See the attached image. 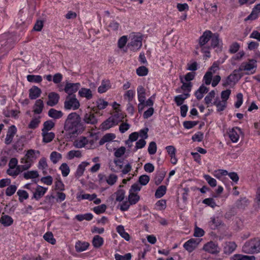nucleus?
<instances>
[{
    "label": "nucleus",
    "instance_id": "obj_11",
    "mask_svg": "<svg viewBox=\"0 0 260 260\" xmlns=\"http://www.w3.org/2000/svg\"><path fill=\"white\" fill-rule=\"evenodd\" d=\"M83 121L86 124L92 125H94L98 123V119L95 114L90 111L86 112L84 114Z\"/></svg>",
    "mask_w": 260,
    "mask_h": 260
},
{
    "label": "nucleus",
    "instance_id": "obj_31",
    "mask_svg": "<svg viewBox=\"0 0 260 260\" xmlns=\"http://www.w3.org/2000/svg\"><path fill=\"white\" fill-rule=\"evenodd\" d=\"M20 163L22 164V165H17L16 169L19 171V174L23 171L28 170L31 166L30 164H28V162L26 161L22 158L20 159Z\"/></svg>",
    "mask_w": 260,
    "mask_h": 260
},
{
    "label": "nucleus",
    "instance_id": "obj_49",
    "mask_svg": "<svg viewBox=\"0 0 260 260\" xmlns=\"http://www.w3.org/2000/svg\"><path fill=\"white\" fill-rule=\"evenodd\" d=\"M26 78L30 82L40 83L42 81V76L40 75H28Z\"/></svg>",
    "mask_w": 260,
    "mask_h": 260
},
{
    "label": "nucleus",
    "instance_id": "obj_25",
    "mask_svg": "<svg viewBox=\"0 0 260 260\" xmlns=\"http://www.w3.org/2000/svg\"><path fill=\"white\" fill-rule=\"evenodd\" d=\"M89 246V244L88 242L78 241L75 244V247L76 251L80 252L86 250Z\"/></svg>",
    "mask_w": 260,
    "mask_h": 260
},
{
    "label": "nucleus",
    "instance_id": "obj_39",
    "mask_svg": "<svg viewBox=\"0 0 260 260\" xmlns=\"http://www.w3.org/2000/svg\"><path fill=\"white\" fill-rule=\"evenodd\" d=\"M55 126V123L51 120H47L43 123V127L42 132H49Z\"/></svg>",
    "mask_w": 260,
    "mask_h": 260
},
{
    "label": "nucleus",
    "instance_id": "obj_62",
    "mask_svg": "<svg viewBox=\"0 0 260 260\" xmlns=\"http://www.w3.org/2000/svg\"><path fill=\"white\" fill-rule=\"evenodd\" d=\"M198 123V121H185L183 123V125L185 128L189 129L197 125Z\"/></svg>",
    "mask_w": 260,
    "mask_h": 260
},
{
    "label": "nucleus",
    "instance_id": "obj_4",
    "mask_svg": "<svg viewBox=\"0 0 260 260\" xmlns=\"http://www.w3.org/2000/svg\"><path fill=\"white\" fill-rule=\"evenodd\" d=\"M129 38L131 39L130 41L128 43L126 49L123 50L124 52H125L127 49H129L131 51H135L142 47V37L140 34H132Z\"/></svg>",
    "mask_w": 260,
    "mask_h": 260
},
{
    "label": "nucleus",
    "instance_id": "obj_1",
    "mask_svg": "<svg viewBox=\"0 0 260 260\" xmlns=\"http://www.w3.org/2000/svg\"><path fill=\"white\" fill-rule=\"evenodd\" d=\"M64 129L66 132L73 135H78L82 133L85 127L81 122L80 116L76 112L69 114L66 121Z\"/></svg>",
    "mask_w": 260,
    "mask_h": 260
},
{
    "label": "nucleus",
    "instance_id": "obj_59",
    "mask_svg": "<svg viewBox=\"0 0 260 260\" xmlns=\"http://www.w3.org/2000/svg\"><path fill=\"white\" fill-rule=\"evenodd\" d=\"M204 179L206 180V181L208 182V183L209 184V185L213 187H215L217 185V181L216 180L211 177L210 175H205L204 176Z\"/></svg>",
    "mask_w": 260,
    "mask_h": 260
},
{
    "label": "nucleus",
    "instance_id": "obj_56",
    "mask_svg": "<svg viewBox=\"0 0 260 260\" xmlns=\"http://www.w3.org/2000/svg\"><path fill=\"white\" fill-rule=\"evenodd\" d=\"M181 82L182 83L181 89L184 92H187L186 93H189L191 90L192 83L191 82L185 83L183 81L182 79H181Z\"/></svg>",
    "mask_w": 260,
    "mask_h": 260
},
{
    "label": "nucleus",
    "instance_id": "obj_7",
    "mask_svg": "<svg viewBox=\"0 0 260 260\" xmlns=\"http://www.w3.org/2000/svg\"><path fill=\"white\" fill-rule=\"evenodd\" d=\"M80 103L75 95L72 96L68 95L64 102V108L66 110H75L80 107Z\"/></svg>",
    "mask_w": 260,
    "mask_h": 260
},
{
    "label": "nucleus",
    "instance_id": "obj_40",
    "mask_svg": "<svg viewBox=\"0 0 260 260\" xmlns=\"http://www.w3.org/2000/svg\"><path fill=\"white\" fill-rule=\"evenodd\" d=\"M96 194L95 193H93L92 194H83L77 195V199L78 201H80L81 200H88L89 201H93L96 198Z\"/></svg>",
    "mask_w": 260,
    "mask_h": 260
},
{
    "label": "nucleus",
    "instance_id": "obj_24",
    "mask_svg": "<svg viewBox=\"0 0 260 260\" xmlns=\"http://www.w3.org/2000/svg\"><path fill=\"white\" fill-rule=\"evenodd\" d=\"M260 13V4H257L253 8L250 14L245 19V20H255L258 17V13Z\"/></svg>",
    "mask_w": 260,
    "mask_h": 260
},
{
    "label": "nucleus",
    "instance_id": "obj_64",
    "mask_svg": "<svg viewBox=\"0 0 260 260\" xmlns=\"http://www.w3.org/2000/svg\"><path fill=\"white\" fill-rule=\"evenodd\" d=\"M108 105V103L103 99H98L96 101V106L98 109L102 110L106 108V107Z\"/></svg>",
    "mask_w": 260,
    "mask_h": 260
},
{
    "label": "nucleus",
    "instance_id": "obj_27",
    "mask_svg": "<svg viewBox=\"0 0 260 260\" xmlns=\"http://www.w3.org/2000/svg\"><path fill=\"white\" fill-rule=\"evenodd\" d=\"M208 91V88L204 85H202L199 87V88L196 91L194 94L196 98L198 100H200L203 98L204 94L207 93Z\"/></svg>",
    "mask_w": 260,
    "mask_h": 260
},
{
    "label": "nucleus",
    "instance_id": "obj_50",
    "mask_svg": "<svg viewBox=\"0 0 260 260\" xmlns=\"http://www.w3.org/2000/svg\"><path fill=\"white\" fill-rule=\"evenodd\" d=\"M232 258L233 260H255V257L254 256L235 254Z\"/></svg>",
    "mask_w": 260,
    "mask_h": 260
},
{
    "label": "nucleus",
    "instance_id": "obj_61",
    "mask_svg": "<svg viewBox=\"0 0 260 260\" xmlns=\"http://www.w3.org/2000/svg\"><path fill=\"white\" fill-rule=\"evenodd\" d=\"M157 150V146L155 142H151L148 146V152L149 154L153 155L154 154Z\"/></svg>",
    "mask_w": 260,
    "mask_h": 260
},
{
    "label": "nucleus",
    "instance_id": "obj_21",
    "mask_svg": "<svg viewBox=\"0 0 260 260\" xmlns=\"http://www.w3.org/2000/svg\"><path fill=\"white\" fill-rule=\"evenodd\" d=\"M42 93L40 88L33 86L29 89V98L30 100H36L39 98Z\"/></svg>",
    "mask_w": 260,
    "mask_h": 260
},
{
    "label": "nucleus",
    "instance_id": "obj_63",
    "mask_svg": "<svg viewBox=\"0 0 260 260\" xmlns=\"http://www.w3.org/2000/svg\"><path fill=\"white\" fill-rule=\"evenodd\" d=\"M114 257L116 260H131L132 254L130 253H127L124 255H121L118 253H116Z\"/></svg>",
    "mask_w": 260,
    "mask_h": 260
},
{
    "label": "nucleus",
    "instance_id": "obj_47",
    "mask_svg": "<svg viewBox=\"0 0 260 260\" xmlns=\"http://www.w3.org/2000/svg\"><path fill=\"white\" fill-rule=\"evenodd\" d=\"M114 126H115V125L113 124V122H112V120L110 119V117H109L107 120H106L102 123L101 128L103 130H107Z\"/></svg>",
    "mask_w": 260,
    "mask_h": 260
},
{
    "label": "nucleus",
    "instance_id": "obj_54",
    "mask_svg": "<svg viewBox=\"0 0 260 260\" xmlns=\"http://www.w3.org/2000/svg\"><path fill=\"white\" fill-rule=\"evenodd\" d=\"M17 194L19 197V201L22 202L24 200H26L28 198V193L24 190L19 189Z\"/></svg>",
    "mask_w": 260,
    "mask_h": 260
},
{
    "label": "nucleus",
    "instance_id": "obj_34",
    "mask_svg": "<svg viewBox=\"0 0 260 260\" xmlns=\"http://www.w3.org/2000/svg\"><path fill=\"white\" fill-rule=\"evenodd\" d=\"M92 245L95 248H100L103 245L104 239L99 235H95L92 239Z\"/></svg>",
    "mask_w": 260,
    "mask_h": 260
},
{
    "label": "nucleus",
    "instance_id": "obj_26",
    "mask_svg": "<svg viewBox=\"0 0 260 260\" xmlns=\"http://www.w3.org/2000/svg\"><path fill=\"white\" fill-rule=\"evenodd\" d=\"M79 95L82 98H85L87 100H90L92 98V91L90 89L82 88L78 92Z\"/></svg>",
    "mask_w": 260,
    "mask_h": 260
},
{
    "label": "nucleus",
    "instance_id": "obj_33",
    "mask_svg": "<svg viewBox=\"0 0 260 260\" xmlns=\"http://www.w3.org/2000/svg\"><path fill=\"white\" fill-rule=\"evenodd\" d=\"M211 46H209L210 48H213L218 46L219 42V35L217 33L213 34L211 35Z\"/></svg>",
    "mask_w": 260,
    "mask_h": 260
},
{
    "label": "nucleus",
    "instance_id": "obj_19",
    "mask_svg": "<svg viewBox=\"0 0 260 260\" xmlns=\"http://www.w3.org/2000/svg\"><path fill=\"white\" fill-rule=\"evenodd\" d=\"M256 66H240L238 69L240 73H242V76L244 75H250L254 73Z\"/></svg>",
    "mask_w": 260,
    "mask_h": 260
},
{
    "label": "nucleus",
    "instance_id": "obj_55",
    "mask_svg": "<svg viewBox=\"0 0 260 260\" xmlns=\"http://www.w3.org/2000/svg\"><path fill=\"white\" fill-rule=\"evenodd\" d=\"M38 167L39 169L42 170L44 173L45 172V170L48 167V165L46 161V159L45 157H42L40 159Z\"/></svg>",
    "mask_w": 260,
    "mask_h": 260
},
{
    "label": "nucleus",
    "instance_id": "obj_29",
    "mask_svg": "<svg viewBox=\"0 0 260 260\" xmlns=\"http://www.w3.org/2000/svg\"><path fill=\"white\" fill-rule=\"evenodd\" d=\"M48 115L52 118L58 119L62 117L63 113L61 111L51 108L48 111Z\"/></svg>",
    "mask_w": 260,
    "mask_h": 260
},
{
    "label": "nucleus",
    "instance_id": "obj_58",
    "mask_svg": "<svg viewBox=\"0 0 260 260\" xmlns=\"http://www.w3.org/2000/svg\"><path fill=\"white\" fill-rule=\"evenodd\" d=\"M125 191L123 189H119L115 193L116 201L118 202L122 201L125 196Z\"/></svg>",
    "mask_w": 260,
    "mask_h": 260
},
{
    "label": "nucleus",
    "instance_id": "obj_28",
    "mask_svg": "<svg viewBox=\"0 0 260 260\" xmlns=\"http://www.w3.org/2000/svg\"><path fill=\"white\" fill-rule=\"evenodd\" d=\"M43 142L48 143L51 142L55 138V134L53 132H42Z\"/></svg>",
    "mask_w": 260,
    "mask_h": 260
},
{
    "label": "nucleus",
    "instance_id": "obj_51",
    "mask_svg": "<svg viewBox=\"0 0 260 260\" xmlns=\"http://www.w3.org/2000/svg\"><path fill=\"white\" fill-rule=\"evenodd\" d=\"M41 122L40 117L32 118L29 123L28 127L29 128L35 129L38 127Z\"/></svg>",
    "mask_w": 260,
    "mask_h": 260
},
{
    "label": "nucleus",
    "instance_id": "obj_45",
    "mask_svg": "<svg viewBox=\"0 0 260 260\" xmlns=\"http://www.w3.org/2000/svg\"><path fill=\"white\" fill-rule=\"evenodd\" d=\"M44 239L48 243L54 245L56 243V240L54 238L53 234L50 232L46 233L43 236Z\"/></svg>",
    "mask_w": 260,
    "mask_h": 260
},
{
    "label": "nucleus",
    "instance_id": "obj_13",
    "mask_svg": "<svg viewBox=\"0 0 260 260\" xmlns=\"http://www.w3.org/2000/svg\"><path fill=\"white\" fill-rule=\"evenodd\" d=\"M60 96L58 93L55 92H50L48 94V101L47 105L50 107L56 105L59 102Z\"/></svg>",
    "mask_w": 260,
    "mask_h": 260
},
{
    "label": "nucleus",
    "instance_id": "obj_52",
    "mask_svg": "<svg viewBox=\"0 0 260 260\" xmlns=\"http://www.w3.org/2000/svg\"><path fill=\"white\" fill-rule=\"evenodd\" d=\"M59 169L61 172V174L63 177H67L70 173V169L68 164L66 163H63L59 167Z\"/></svg>",
    "mask_w": 260,
    "mask_h": 260
},
{
    "label": "nucleus",
    "instance_id": "obj_36",
    "mask_svg": "<svg viewBox=\"0 0 260 260\" xmlns=\"http://www.w3.org/2000/svg\"><path fill=\"white\" fill-rule=\"evenodd\" d=\"M82 156V153L80 150H72L69 151L67 154V158L71 160L75 157L80 158Z\"/></svg>",
    "mask_w": 260,
    "mask_h": 260
},
{
    "label": "nucleus",
    "instance_id": "obj_41",
    "mask_svg": "<svg viewBox=\"0 0 260 260\" xmlns=\"http://www.w3.org/2000/svg\"><path fill=\"white\" fill-rule=\"evenodd\" d=\"M39 173L37 171H29L23 174V177L26 179H35L39 177Z\"/></svg>",
    "mask_w": 260,
    "mask_h": 260
},
{
    "label": "nucleus",
    "instance_id": "obj_46",
    "mask_svg": "<svg viewBox=\"0 0 260 260\" xmlns=\"http://www.w3.org/2000/svg\"><path fill=\"white\" fill-rule=\"evenodd\" d=\"M110 88V83L108 81H103L101 85L98 88V92L102 93L105 92Z\"/></svg>",
    "mask_w": 260,
    "mask_h": 260
},
{
    "label": "nucleus",
    "instance_id": "obj_43",
    "mask_svg": "<svg viewBox=\"0 0 260 260\" xmlns=\"http://www.w3.org/2000/svg\"><path fill=\"white\" fill-rule=\"evenodd\" d=\"M93 218V215L91 213H88L84 214H78L76 216V219L81 221L83 220L90 221Z\"/></svg>",
    "mask_w": 260,
    "mask_h": 260
},
{
    "label": "nucleus",
    "instance_id": "obj_44",
    "mask_svg": "<svg viewBox=\"0 0 260 260\" xmlns=\"http://www.w3.org/2000/svg\"><path fill=\"white\" fill-rule=\"evenodd\" d=\"M226 102L224 101H218L217 99L212 104V105H215L217 107V111L220 112L224 110L226 107Z\"/></svg>",
    "mask_w": 260,
    "mask_h": 260
},
{
    "label": "nucleus",
    "instance_id": "obj_5",
    "mask_svg": "<svg viewBox=\"0 0 260 260\" xmlns=\"http://www.w3.org/2000/svg\"><path fill=\"white\" fill-rule=\"evenodd\" d=\"M94 140L91 137L80 136L73 142V146L76 148H85L87 149L93 148Z\"/></svg>",
    "mask_w": 260,
    "mask_h": 260
},
{
    "label": "nucleus",
    "instance_id": "obj_23",
    "mask_svg": "<svg viewBox=\"0 0 260 260\" xmlns=\"http://www.w3.org/2000/svg\"><path fill=\"white\" fill-rule=\"evenodd\" d=\"M190 94L188 93L184 92L182 94H179L174 97V101L176 104L177 106H181L183 105V103L185 100L189 97Z\"/></svg>",
    "mask_w": 260,
    "mask_h": 260
},
{
    "label": "nucleus",
    "instance_id": "obj_15",
    "mask_svg": "<svg viewBox=\"0 0 260 260\" xmlns=\"http://www.w3.org/2000/svg\"><path fill=\"white\" fill-rule=\"evenodd\" d=\"M17 132V128L14 125H11L8 129L6 137L5 140V142L7 145L11 143L13 141V138Z\"/></svg>",
    "mask_w": 260,
    "mask_h": 260
},
{
    "label": "nucleus",
    "instance_id": "obj_12",
    "mask_svg": "<svg viewBox=\"0 0 260 260\" xmlns=\"http://www.w3.org/2000/svg\"><path fill=\"white\" fill-rule=\"evenodd\" d=\"M241 133V128L237 126L229 129L228 135L232 142L236 143L238 141L240 138L239 134Z\"/></svg>",
    "mask_w": 260,
    "mask_h": 260
},
{
    "label": "nucleus",
    "instance_id": "obj_32",
    "mask_svg": "<svg viewBox=\"0 0 260 260\" xmlns=\"http://www.w3.org/2000/svg\"><path fill=\"white\" fill-rule=\"evenodd\" d=\"M140 199V196L136 193L129 192L128 200L132 205L136 204Z\"/></svg>",
    "mask_w": 260,
    "mask_h": 260
},
{
    "label": "nucleus",
    "instance_id": "obj_9",
    "mask_svg": "<svg viewBox=\"0 0 260 260\" xmlns=\"http://www.w3.org/2000/svg\"><path fill=\"white\" fill-rule=\"evenodd\" d=\"M205 251L212 254H216L220 252V248L217 243L210 241L206 243L203 248Z\"/></svg>",
    "mask_w": 260,
    "mask_h": 260
},
{
    "label": "nucleus",
    "instance_id": "obj_35",
    "mask_svg": "<svg viewBox=\"0 0 260 260\" xmlns=\"http://www.w3.org/2000/svg\"><path fill=\"white\" fill-rule=\"evenodd\" d=\"M117 232L125 240L129 241L130 237L129 234L125 231L123 225H119L116 228Z\"/></svg>",
    "mask_w": 260,
    "mask_h": 260
},
{
    "label": "nucleus",
    "instance_id": "obj_30",
    "mask_svg": "<svg viewBox=\"0 0 260 260\" xmlns=\"http://www.w3.org/2000/svg\"><path fill=\"white\" fill-rule=\"evenodd\" d=\"M43 108V101L41 99L37 100L34 107V112L36 114H40L42 113Z\"/></svg>",
    "mask_w": 260,
    "mask_h": 260
},
{
    "label": "nucleus",
    "instance_id": "obj_48",
    "mask_svg": "<svg viewBox=\"0 0 260 260\" xmlns=\"http://www.w3.org/2000/svg\"><path fill=\"white\" fill-rule=\"evenodd\" d=\"M115 137L116 136L114 134H107L101 139L100 144V145H102L105 142L111 141L114 139Z\"/></svg>",
    "mask_w": 260,
    "mask_h": 260
},
{
    "label": "nucleus",
    "instance_id": "obj_20",
    "mask_svg": "<svg viewBox=\"0 0 260 260\" xmlns=\"http://www.w3.org/2000/svg\"><path fill=\"white\" fill-rule=\"evenodd\" d=\"M14 222L13 219L9 215L3 213L0 218V223L5 227L11 226Z\"/></svg>",
    "mask_w": 260,
    "mask_h": 260
},
{
    "label": "nucleus",
    "instance_id": "obj_2",
    "mask_svg": "<svg viewBox=\"0 0 260 260\" xmlns=\"http://www.w3.org/2000/svg\"><path fill=\"white\" fill-rule=\"evenodd\" d=\"M212 32L210 30H207L205 31L203 35L200 37L199 39V45L197 47V49H201V50L204 53V58L206 59L207 57L210 56V47H208L205 45L209 42L211 37V35Z\"/></svg>",
    "mask_w": 260,
    "mask_h": 260
},
{
    "label": "nucleus",
    "instance_id": "obj_57",
    "mask_svg": "<svg viewBox=\"0 0 260 260\" xmlns=\"http://www.w3.org/2000/svg\"><path fill=\"white\" fill-rule=\"evenodd\" d=\"M139 76H145L148 74V69L145 66H140L136 70Z\"/></svg>",
    "mask_w": 260,
    "mask_h": 260
},
{
    "label": "nucleus",
    "instance_id": "obj_22",
    "mask_svg": "<svg viewBox=\"0 0 260 260\" xmlns=\"http://www.w3.org/2000/svg\"><path fill=\"white\" fill-rule=\"evenodd\" d=\"M90 163L87 161H83L79 164L75 173V177L79 178L83 175L85 168L89 166Z\"/></svg>",
    "mask_w": 260,
    "mask_h": 260
},
{
    "label": "nucleus",
    "instance_id": "obj_16",
    "mask_svg": "<svg viewBox=\"0 0 260 260\" xmlns=\"http://www.w3.org/2000/svg\"><path fill=\"white\" fill-rule=\"evenodd\" d=\"M125 115H124L120 111H116L110 118L112 120L113 124L115 125H117L119 122L122 121L124 118Z\"/></svg>",
    "mask_w": 260,
    "mask_h": 260
},
{
    "label": "nucleus",
    "instance_id": "obj_42",
    "mask_svg": "<svg viewBox=\"0 0 260 260\" xmlns=\"http://www.w3.org/2000/svg\"><path fill=\"white\" fill-rule=\"evenodd\" d=\"M167 187L165 185H161L158 187L155 193V197L157 198H160L166 193Z\"/></svg>",
    "mask_w": 260,
    "mask_h": 260
},
{
    "label": "nucleus",
    "instance_id": "obj_6",
    "mask_svg": "<svg viewBox=\"0 0 260 260\" xmlns=\"http://www.w3.org/2000/svg\"><path fill=\"white\" fill-rule=\"evenodd\" d=\"M242 77V73H240L238 70H235L233 73L230 74L225 79L222 80V85L224 87L233 86Z\"/></svg>",
    "mask_w": 260,
    "mask_h": 260
},
{
    "label": "nucleus",
    "instance_id": "obj_10",
    "mask_svg": "<svg viewBox=\"0 0 260 260\" xmlns=\"http://www.w3.org/2000/svg\"><path fill=\"white\" fill-rule=\"evenodd\" d=\"M200 241L201 240L198 239H190L184 243L183 247L188 252L190 253L198 247Z\"/></svg>",
    "mask_w": 260,
    "mask_h": 260
},
{
    "label": "nucleus",
    "instance_id": "obj_53",
    "mask_svg": "<svg viewBox=\"0 0 260 260\" xmlns=\"http://www.w3.org/2000/svg\"><path fill=\"white\" fill-rule=\"evenodd\" d=\"M215 96V92L214 90H211L205 98L204 101L206 105H208V107L210 104L212 100L214 98Z\"/></svg>",
    "mask_w": 260,
    "mask_h": 260
},
{
    "label": "nucleus",
    "instance_id": "obj_18",
    "mask_svg": "<svg viewBox=\"0 0 260 260\" xmlns=\"http://www.w3.org/2000/svg\"><path fill=\"white\" fill-rule=\"evenodd\" d=\"M223 224L219 217L213 216L210 218L209 225L212 230H215Z\"/></svg>",
    "mask_w": 260,
    "mask_h": 260
},
{
    "label": "nucleus",
    "instance_id": "obj_38",
    "mask_svg": "<svg viewBox=\"0 0 260 260\" xmlns=\"http://www.w3.org/2000/svg\"><path fill=\"white\" fill-rule=\"evenodd\" d=\"M237 245L235 243L233 242H229L226 243L224 247V252L226 253H232L236 248Z\"/></svg>",
    "mask_w": 260,
    "mask_h": 260
},
{
    "label": "nucleus",
    "instance_id": "obj_3",
    "mask_svg": "<svg viewBox=\"0 0 260 260\" xmlns=\"http://www.w3.org/2000/svg\"><path fill=\"white\" fill-rule=\"evenodd\" d=\"M242 251L247 254L260 252V239L255 238L247 241L242 247Z\"/></svg>",
    "mask_w": 260,
    "mask_h": 260
},
{
    "label": "nucleus",
    "instance_id": "obj_14",
    "mask_svg": "<svg viewBox=\"0 0 260 260\" xmlns=\"http://www.w3.org/2000/svg\"><path fill=\"white\" fill-rule=\"evenodd\" d=\"M80 84L79 83H67L64 90L68 94V95L72 96L74 93H75L79 89Z\"/></svg>",
    "mask_w": 260,
    "mask_h": 260
},
{
    "label": "nucleus",
    "instance_id": "obj_60",
    "mask_svg": "<svg viewBox=\"0 0 260 260\" xmlns=\"http://www.w3.org/2000/svg\"><path fill=\"white\" fill-rule=\"evenodd\" d=\"M114 162L117 167V170H114L113 168H111V170L114 172H118L123 168V161L120 159H116L114 160Z\"/></svg>",
    "mask_w": 260,
    "mask_h": 260
},
{
    "label": "nucleus",
    "instance_id": "obj_17",
    "mask_svg": "<svg viewBox=\"0 0 260 260\" xmlns=\"http://www.w3.org/2000/svg\"><path fill=\"white\" fill-rule=\"evenodd\" d=\"M47 190V188L38 185L33 193L31 199H35L37 201H39L45 194Z\"/></svg>",
    "mask_w": 260,
    "mask_h": 260
},
{
    "label": "nucleus",
    "instance_id": "obj_8",
    "mask_svg": "<svg viewBox=\"0 0 260 260\" xmlns=\"http://www.w3.org/2000/svg\"><path fill=\"white\" fill-rule=\"evenodd\" d=\"M40 154V152L39 150L29 149L22 158L28 162V164H30L31 166L34 164V160L39 156Z\"/></svg>",
    "mask_w": 260,
    "mask_h": 260
},
{
    "label": "nucleus",
    "instance_id": "obj_37",
    "mask_svg": "<svg viewBox=\"0 0 260 260\" xmlns=\"http://www.w3.org/2000/svg\"><path fill=\"white\" fill-rule=\"evenodd\" d=\"M61 158L62 155L56 151L52 152L50 155V159L54 164H56L58 162Z\"/></svg>",
    "mask_w": 260,
    "mask_h": 260
}]
</instances>
